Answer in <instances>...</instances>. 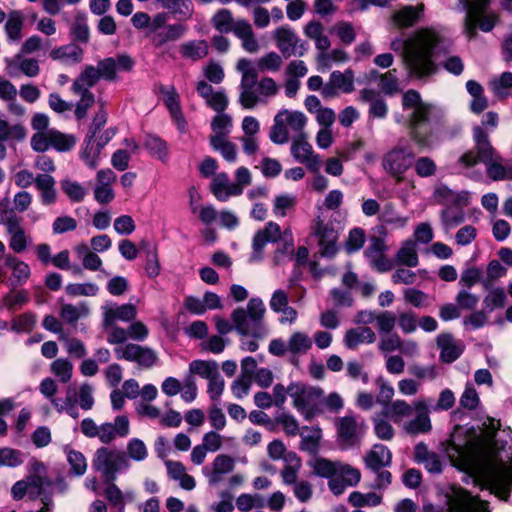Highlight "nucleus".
I'll list each match as a JSON object with an SVG mask.
<instances>
[{"mask_svg":"<svg viewBox=\"0 0 512 512\" xmlns=\"http://www.w3.org/2000/svg\"><path fill=\"white\" fill-rule=\"evenodd\" d=\"M457 455L475 466L485 484L506 500L512 488V432L501 429L500 422L489 418L479 434L464 444L452 441Z\"/></svg>","mask_w":512,"mask_h":512,"instance_id":"nucleus-1","label":"nucleus"},{"mask_svg":"<svg viewBox=\"0 0 512 512\" xmlns=\"http://www.w3.org/2000/svg\"><path fill=\"white\" fill-rule=\"evenodd\" d=\"M442 40L439 32L424 28L407 39L392 40L390 48L400 54L410 77L423 79L430 77L438 70L435 56Z\"/></svg>","mask_w":512,"mask_h":512,"instance_id":"nucleus-2","label":"nucleus"},{"mask_svg":"<svg viewBox=\"0 0 512 512\" xmlns=\"http://www.w3.org/2000/svg\"><path fill=\"white\" fill-rule=\"evenodd\" d=\"M402 109L406 113L410 138L418 146L430 147L432 106L422 100L418 91L410 89L402 95Z\"/></svg>","mask_w":512,"mask_h":512,"instance_id":"nucleus-3","label":"nucleus"},{"mask_svg":"<svg viewBox=\"0 0 512 512\" xmlns=\"http://www.w3.org/2000/svg\"><path fill=\"white\" fill-rule=\"evenodd\" d=\"M394 423L403 422L402 428L409 435L425 434L431 431L430 410L424 399H418L410 405L402 399L387 403L382 410Z\"/></svg>","mask_w":512,"mask_h":512,"instance_id":"nucleus-4","label":"nucleus"},{"mask_svg":"<svg viewBox=\"0 0 512 512\" xmlns=\"http://www.w3.org/2000/svg\"><path fill=\"white\" fill-rule=\"evenodd\" d=\"M266 308L262 299L251 298L246 308L239 307L231 314L235 330L241 335L263 337L265 334L264 316Z\"/></svg>","mask_w":512,"mask_h":512,"instance_id":"nucleus-5","label":"nucleus"},{"mask_svg":"<svg viewBox=\"0 0 512 512\" xmlns=\"http://www.w3.org/2000/svg\"><path fill=\"white\" fill-rule=\"evenodd\" d=\"M306 115L298 110L281 109L274 118L269 130V139L277 145L287 143L292 136L304 134L307 125Z\"/></svg>","mask_w":512,"mask_h":512,"instance_id":"nucleus-6","label":"nucleus"},{"mask_svg":"<svg viewBox=\"0 0 512 512\" xmlns=\"http://www.w3.org/2000/svg\"><path fill=\"white\" fill-rule=\"evenodd\" d=\"M133 66L134 60L129 55L120 54L116 57H107L98 61L97 66H84L78 76L95 86L101 79L105 81L117 80V72H129L133 69Z\"/></svg>","mask_w":512,"mask_h":512,"instance_id":"nucleus-7","label":"nucleus"},{"mask_svg":"<svg viewBox=\"0 0 512 512\" xmlns=\"http://www.w3.org/2000/svg\"><path fill=\"white\" fill-rule=\"evenodd\" d=\"M489 1L490 0H461L466 10L464 33L469 39L476 36L477 26L484 32H489L493 29L496 17L494 14L486 11Z\"/></svg>","mask_w":512,"mask_h":512,"instance_id":"nucleus-8","label":"nucleus"},{"mask_svg":"<svg viewBox=\"0 0 512 512\" xmlns=\"http://www.w3.org/2000/svg\"><path fill=\"white\" fill-rule=\"evenodd\" d=\"M92 467L108 482H114L120 471L130 467V461L122 451L100 447L94 453Z\"/></svg>","mask_w":512,"mask_h":512,"instance_id":"nucleus-9","label":"nucleus"},{"mask_svg":"<svg viewBox=\"0 0 512 512\" xmlns=\"http://www.w3.org/2000/svg\"><path fill=\"white\" fill-rule=\"evenodd\" d=\"M236 69L241 74L238 102L243 109L252 110L259 104V97L255 89L258 68L253 66L251 60L241 58L237 61Z\"/></svg>","mask_w":512,"mask_h":512,"instance_id":"nucleus-10","label":"nucleus"},{"mask_svg":"<svg viewBox=\"0 0 512 512\" xmlns=\"http://www.w3.org/2000/svg\"><path fill=\"white\" fill-rule=\"evenodd\" d=\"M289 396L293 400V406L303 414L306 420H311L317 413L314 402L323 396V389L299 382L291 383Z\"/></svg>","mask_w":512,"mask_h":512,"instance_id":"nucleus-11","label":"nucleus"},{"mask_svg":"<svg viewBox=\"0 0 512 512\" xmlns=\"http://www.w3.org/2000/svg\"><path fill=\"white\" fill-rule=\"evenodd\" d=\"M473 138L475 141V151L470 150L464 153L458 160L463 167L470 168L478 162L489 163L499 155L492 147L488 135L481 127L477 126L474 128Z\"/></svg>","mask_w":512,"mask_h":512,"instance_id":"nucleus-12","label":"nucleus"},{"mask_svg":"<svg viewBox=\"0 0 512 512\" xmlns=\"http://www.w3.org/2000/svg\"><path fill=\"white\" fill-rule=\"evenodd\" d=\"M76 144V138L72 134H65L55 129L47 133H35L31 137V147L36 152H45L50 147L59 152L71 150Z\"/></svg>","mask_w":512,"mask_h":512,"instance_id":"nucleus-13","label":"nucleus"},{"mask_svg":"<svg viewBox=\"0 0 512 512\" xmlns=\"http://www.w3.org/2000/svg\"><path fill=\"white\" fill-rule=\"evenodd\" d=\"M447 497V512H490L488 503L463 488H452Z\"/></svg>","mask_w":512,"mask_h":512,"instance_id":"nucleus-14","label":"nucleus"},{"mask_svg":"<svg viewBox=\"0 0 512 512\" xmlns=\"http://www.w3.org/2000/svg\"><path fill=\"white\" fill-rule=\"evenodd\" d=\"M414 153L409 147L395 146L388 151L382 160L383 169L397 178L402 180V175L412 166Z\"/></svg>","mask_w":512,"mask_h":512,"instance_id":"nucleus-15","label":"nucleus"},{"mask_svg":"<svg viewBox=\"0 0 512 512\" xmlns=\"http://www.w3.org/2000/svg\"><path fill=\"white\" fill-rule=\"evenodd\" d=\"M114 352L118 359L134 362L143 368H151L158 362V355L155 350L135 343L119 345L114 349Z\"/></svg>","mask_w":512,"mask_h":512,"instance_id":"nucleus-16","label":"nucleus"},{"mask_svg":"<svg viewBox=\"0 0 512 512\" xmlns=\"http://www.w3.org/2000/svg\"><path fill=\"white\" fill-rule=\"evenodd\" d=\"M1 223L5 226L9 236V247L15 253L24 252L31 242L30 237L22 224V218L16 213L8 212L6 217L2 218Z\"/></svg>","mask_w":512,"mask_h":512,"instance_id":"nucleus-17","label":"nucleus"},{"mask_svg":"<svg viewBox=\"0 0 512 512\" xmlns=\"http://www.w3.org/2000/svg\"><path fill=\"white\" fill-rule=\"evenodd\" d=\"M291 154L294 159L304 164L311 172L317 173L321 168V159L308 142L306 134L292 136Z\"/></svg>","mask_w":512,"mask_h":512,"instance_id":"nucleus-18","label":"nucleus"},{"mask_svg":"<svg viewBox=\"0 0 512 512\" xmlns=\"http://www.w3.org/2000/svg\"><path fill=\"white\" fill-rule=\"evenodd\" d=\"M387 245L385 240L380 237L371 236L369 245L364 251L370 266L378 272H387L393 268L392 261L386 256Z\"/></svg>","mask_w":512,"mask_h":512,"instance_id":"nucleus-19","label":"nucleus"},{"mask_svg":"<svg viewBox=\"0 0 512 512\" xmlns=\"http://www.w3.org/2000/svg\"><path fill=\"white\" fill-rule=\"evenodd\" d=\"M354 90V74L348 69L345 72L333 71L329 81L323 86L321 94L324 98L336 97L340 92L351 93Z\"/></svg>","mask_w":512,"mask_h":512,"instance_id":"nucleus-20","label":"nucleus"},{"mask_svg":"<svg viewBox=\"0 0 512 512\" xmlns=\"http://www.w3.org/2000/svg\"><path fill=\"white\" fill-rule=\"evenodd\" d=\"M92 87H94V85L79 76L74 79L71 85V91L75 95L79 96V100L76 102L74 111L77 119L85 118L89 109L95 104V96L90 91Z\"/></svg>","mask_w":512,"mask_h":512,"instance_id":"nucleus-21","label":"nucleus"},{"mask_svg":"<svg viewBox=\"0 0 512 512\" xmlns=\"http://www.w3.org/2000/svg\"><path fill=\"white\" fill-rule=\"evenodd\" d=\"M97 438L103 444H109L117 437L124 438L130 433V421L126 415H119L113 423L106 422L99 426Z\"/></svg>","mask_w":512,"mask_h":512,"instance_id":"nucleus-22","label":"nucleus"},{"mask_svg":"<svg viewBox=\"0 0 512 512\" xmlns=\"http://www.w3.org/2000/svg\"><path fill=\"white\" fill-rule=\"evenodd\" d=\"M360 478L361 474L358 469L344 464L334 477L329 480L328 486L335 495H340L347 487L357 485Z\"/></svg>","mask_w":512,"mask_h":512,"instance_id":"nucleus-23","label":"nucleus"},{"mask_svg":"<svg viewBox=\"0 0 512 512\" xmlns=\"http://www.w3.org/2000/svg\"><path fill=\"white\" fill-rule=\"evenodd\" d=\"M434 200L446 207L454 206L463 208L469 204L470 194L467 191H454L447 185H438L433 193Z\"/></svg>","mask_w":512,"mask_h":512,"instance_id":"nucleus-24","label":"nucleus"},{"mask_svg":"<svg viewBox=\"0 0 512 512\" xmlns=\"http://www.w3.org/2000/svg\"><path fill=\"white\" fill-rule=\"evenodd\" d=\"M314 230L319 238L320 253L326 257L334 256L337 252L336 241L338 238L337 231L334 227L318 219Z\"/></svg>","mask_w":512,"mask_h":512,"instance_id":"nucleus-25","label":"nucleus"},{"mask_svg":"<svg viewBox=\"0 0 512 512\" xmlns=\"http://www.w3.org/2000/svg\"><path fill=\"white\" fill-rule=\"evenodd\" d=\"M234 467L235 460L233 457L219 454L214 458L211 469L204 468L203 473L208 478L210 485H216L223 480L224 475L232 472Z\"/></svg>","mask_w":512,"mask_h":512,"instance_id":"nucleus-26","label":"nucleus"},{"mask_svg":"<svg viewBox=\"0 0 512 512\" xmlns=\"http://www.w3.org/2000/svg\"><path fill=\"white\" fill-rule=\"evenodd\" d=\"M437 346L440 349V359L445 363L456 361L463 353L464 347L456 342L449 333H441L436 338Z\"/></svg>","mask_w":512,"mask_h":512,"instance_id":"nucleus-27","label":"nucleus"},{"mask_svg":"<svg viewBox=\"0 0 512 512\" xmlns=\"http://www.w3.org/2000/svg\"><path fill=\"white\" fill-rule=\"evenodd\" d=\"M392 462L391 451L382 444H375L364 456L366 467L373 472H378Z\"/></svg>","mask_w":512,"mask_h":512,"instance_id":"nucleus-28","label":"nucleus"},{"mask_svg":"<svg viewBox=\"0 0 512 512\" xmlns=\"http://www.w3.org/2000/svg\"><path fill=\"white\" fill-rule=\"evenodd\" d=\"M103 313V327L107 329L108 326L115 324L117 320L124 322L131 321L136 318L137 310L133 304H124L121 306H107L104 307Z\"/></svg>","mask_w":512,"mask_h":512,"instance_id":"nucleus-29","label":"nucleus"},{"mask_svg":"<svg viewBox=\"0 0 512 512\" xmlns=\"http://www.w3.org/2000/svg\"><path fill=\"white\" fill-rule=\"evenodd\" d=\"M274 39L277 47L285 58H289L296 54L299 39L291 28L287 26L278 27L274 31Z\"/></svg>","mask_w":512,"mask_h":512,"instance_id":"nucleus-30","label":"nucleus"},{"mask_svg":"<svg viewBox=\"0 0 512 512\" xmlns=\"http://www.w3.org/2000/svg\"><path fill=\"white\" fill-rule=\"evenodd\" d=\"M376 341L375 332L368 326L348 329L343 337V343L348 349L354 350L362 344H372Z\"/></svg>","mask_w":512,"mask_h":512,"instance_id":"nucleus-31","label":"nucleus"},{"mask_svg":"<svg viewBox=\"0 0 512 512\" xmlns=\"http://www.w3.org/2000/svg\"><path fill=\"white\" fill-rule=\"evenodd\" d=\"M424 4L416 6H404L392 14V23L398 28H408L415 25L421 19Z\"/></svg>","mask_w":512,"mask_h":512,"instance_id":"nucleus-32","label":"nucleus"},{"mask_svg":"<svg viewBox=\"0 0 512 512\" xmlns=\"http://www.w3.org/2000/svg\"><path fill=\"white\" fill-rule=\"evenodd\" d=\"M160 92L163 95V101L166 107L168 108L173 120L176 122L178 128L180 130H184L186 122L180 108L179 95L175 87H167L161 85Z\"/></svg>","mask_w":512,"mask_h":512,"instance_id":"nucleus-33","label":"nucleus"},{"mask_svg":"<svg viewBox=\"0 0 512 512\" xmlns=\"http://www.w3.org/2000/svg\"><path fill=\"white\" fill-rule=\"evenodd\" d=\"M241 40L242 48L250 53L256 54L260 50V44L256 38L252 25L246 19H237V26L234 34Z\"/></svg>","mask_w":512,"mask_h":512,"instance_id":"nucleus-34","label":"nucleus"},{"mask_svg":"<svg viewBox=\"0 0 512 512\" xmlns=\"http://www.w3.org/2000/svg\"><path fill=\"white\" fill-rule=\"evenodd\" d=\"M211 191L219 201H227L231 196L241 195V189L230 183L226 173H218L211 183Z\"/></svg>","mask_w":512,"mask_h":512,"instance_id":"nucleus-35","label":"nucleus"},{"mask_svg":"<svg viewBox=\"0 0 512 512\" xmlns=\"http://www.w3.org/2000/svg\"><path fill=\"white\" fill-rule=\"evenodd\" d=\"M186 30L183 24L176 23L168 25L155 33H150L149 38L155 48H160L169 42L180 39L185 34Z\"/></svg>","mask_w":512,"mask_h":512,"instance_id":"nucleus-36","label":"nucleus"},{"mask_svg":"<svg viewBox=\"0 0 512 512\" xmlns=\"http://www.w3.org/2000/svg\"><path fill=\"white\" fill-rule=\"evenodd\" d=\"M49 57L55 61L78 64L83 61L84 50L72 42L53 48L49 53Z\"/></svg>","mask_w":512,"mask_h":512,"instance_id":"nucleus-37","label":"nucleus"},{"mask_svg":"<svg viewBox=\"0 0 512 512\" xmlns=\"http://www.w3.org/2000/svg\"><path fill=\"white\" fill-rule=\"evenodd\" d=\"M5 266L11 270V284L13 286L25 284L31 275L29 265L11 254L5 256Z\"/></svg>","mask_w":512,"mask_h":512,"instance_id":"nucleus-38","label":"nucleus"},{"mask_svg":"<svg viewBox=\"0 0 512 512\" xmlns=\"http://www.w3.org/2000/svg\"><path fill=\"white\" fill-rule=\"evenodd\" d=\"M69 34L73 43L88 44L90 41V28L87 15L77 12L69 27Z\"/></svg>","mask_w":512,"mask_h":512,"instance_id":"nucleus-39","label":"nucleus"},{"mask_svg":"<svg viewBox=\"0 0 512 512\" xmlns=\"http://www.w3.org/2000/svg\"><path fill=\"white\" fill-rule=\"evenodd\" d=\"M89 314V307L86 303L80 302L78 304L61 303L59 309V316L63 323L75 325L78 320L87 317Z\"/></svg>","mask_w":512,"mask_h":512,"instance_id":"nucleus-40","label":"nucleus"},{"mask_svg":"<svg viewBox=\"0 0 512 512\" xmlns=\"http://www.w3.org/2000/svg\"><path fill=\"white\" fill-rule=\"evenodd\" d=\"M25 17L19 10H12L8 14L4 30L9 42L17 43L22 37V29L24 27Z\"/></svg>","mask_w":512,"mask_h":512,"instance_id":"nucleus-41","label":"nucleus"},{"mask_svg":"<svg viewBox=\"0 0 512 512\" xmlns=\"http://www.w3.org/2000/svg\"><path fill=\"white\" fill-rule=\"evenodd\" d=\"M360 99L370 105L369 113L376 118H384L388 113V106L380 94L373 89H363L360 92Z\"/></svg>","mask_w":512,"mask_h":512,"instance_id":"nucleus-42","label":"nucleus"},{"mask_svg":"<svg viewBox=\"0 0 512 512\" xmlns=\"http://www.w3.org/2000/svg\"><path fill=\"white\" fill-rule=\"evenodd\" d=\"M55 179L49 174H38L36 188L40 192V199L43 205H52L57 200Z\"/></svg>","mask_w":512,"mask_h":512,"instance_id":"nucleus-43","label":"nucleus"},{"mask_svg":"<svg viewBox=\"0 0 512 512\" xmlns=\"http://www.w3.org/2000/svg\"><path fill=\"white\" fill-rule=\"evenodd\" d=\"M212 26L221 34L233 32L237 26V20L234 19L229 9L222 8L217 10L211 18Z\"/></svg>","mask_w":512,"mask_h":512,"instance_id":"nucleus-44","label":"nucleus"},{"mask_svg":"<svg viewBox=\"0 0 512 512\" xmlns=\"http://www.w3.org/2000/svg\"><path fill=\"white\" fill-rule=\"evenodd\" d=\"M289 353L293 356L306 354L312 347V339L302 331H294L287 340Z\"/></svg>","mask_w":512,"mask_h":512,"instance_id":"nucleus-45","label":"nucleus"},{"mask_svg":"<svg viewBox=\"0 0 512 512\" xmlns=\"http://www.w3.org/2000/svg\"><path fill=\"white\" fill-rule=\"evenodd\" d=\"M208 43L205 40L188 41L180 45L179 51L182 57L197 61L207 56Z\"/></svg>","mask_w":512,"mask_h":512,"instance_id":"nucleus-46","label":"nucleus"},{"mask_svg":"<svg viewBox=\"0 0 512 512\" xmlns=\"http://www.w3.org/2000/svg\"><path fill=\"white\" fill-rule=\"evenodd\" d=\"M372 422L374 432L379 439L390 441L394 437V428L390 423V418L384 411L375 413L372 417Z\"/></svg>","mask_w":512,"mask_h":512,"instance_id":"nucleus-47","label":"nucleus"},{"mask_svg":"<svg viewBox=\"0 0 512 512\" xmlns=\"http://www.w3.org/2000/svg\"><path fill=\"white\" fill-rule=\"evenodd\" d=\"M396 260L399 264L407 267H416L419 264L416 243L413 240H406L396 253Z\"/></svg>","mask_w":512,"mask_h":512,"instance_id":"nucleus-48","label":"nucleus"},{"mask_svg":"<svg viewBox=\"0 0 512 512\" xmlns=\"http://www.w3.org/2000/svg\"><path fill=\"white\" fill-rule=\"evenodd\" d=\"M301 468V460L295 452L287 453L285 457V466L281 471V477L285 484L292 485L297 483L298 472Z\"/></svg>","mask_w":512,"mask_h":512,"instance_id":"nucleus-49","label":"nucleus"},{"mask_svg":"<svg viewBox=\"0 0 512 512\" xmlns=\"http://www.w3.org/2000/svg\"><path fill=\"white\" fill-rule=\"evenodd\" d=\"M255 89L260 104L266 103L268 99L275 97L280 91V86L273 78L265 76L260 80L256 79Z\"/></svg>","mask_w":512,"mask_h":512,"instance_id":"nucleus-50","label":"nucleus"},{"mask_svg":"<svg viewBox=\"0 0 512 512\" xmlns=\"http://www.w3.org/2000/svg\"><path fill=\"white\" fill-rule=\"evenodd\" d=\"M162 7L169 10L172 14L187 20L194 14V5L192 0H160Z\"/></svg>","mask_w":512,"mask_h":512,"instance_id":"nucleus-51","label":"nucleus"},{"mask_svg":"<svg viewBox=\"0 0 512 512\" xmlns=\"http://www.w3.org/2000/svg\"><path fill=\"white\" fill-rule=\"evenodd\" d=\"M104 496L111 506L124 511L125 498L133 500V493L127 492L124 494L121 489L114 483L109 482L104 490Z\"/></svg>","mask_w":512,"mask_h":512,"instance_id":"nucleus-52","label":"nucleus"},{"mask_svg":"<svg viewBox=\"0 0 512 512\" xmlns=\"http://www.w3.org/2000/svg\"><path fill=\"white\" fill-rule=\"evenodd\" d=\"M102 149L95 143L94 137L87 136L84 148L81 152V159L91 169H95L100 160Z\"/></svg>","mask_w":512,"mask_h":512,"instance_id":"nucleus-53","label":"nucleus"},{"mask_svg":"<svg viewBox=\"0 0 512 512\" xmlns=\"http://www.w3.org/2000/svg\"><path fill=\"white\" fill-rule=\"evenodd\" d=\"M189 372L191 375H198L209 380L219 372V367L215 361L194 360L189 364Z\"/></svg>","mask_w":512,"mask_h":512,"instance_id":"nucleus-54","label":"nucleus"},{"mask_svg":"<svg viewBox=\"0 0 512 512\" xmlns=\"http://www.w3.org/2000/svg\"><path fill=\"white\" fill-rule=\"evenodd\" d=\"M379 220L384 225H387L393 229L404 228L409 221L408 217H404L398 214L391 204H388L384 207L383 211L379 215Z\"/></svg>","mask_w":512,"mask_h":512,"instance_id":"nucleus-55","label":"nucleus"},{"mask_svg":"<svg viewBox=\"0 0 512 512\" xmlns=\"http://www.w3.org/2000/svg\"><path fill=\"white\" fill-rule=\"evenodd\" d=\"M50 371L61 383H68L72 379L73 363L66 358H58L50 364Z\"/></svg>","mask_w":512,"mask_h":512,"instance_id":"nucleus-56","label":"nucleus"},{"mask_svg":"<svg viewBox=\"0 0 512 512\" xmlns=\"http://www.w3.org/2000/svg\"><path fill=\"white\" fill-rule=\"evenodd\" d=\"M211 146L221 153L222 157L228 162H235L237 159V148L234 143L227 138L210 137Z\"/></svg>","mask_w":512,"mask_h":512,"instance_id":"nucleus-57","label":"nucleus"},{"mask_svg":"<svg viewBox=\"0 0 512 512\" xmlns=\"http://www.w3.org/2000/svg\"><path fill=\"white\" fill-rule=\"evenodd\" d=\"M144 147L149 151V153L159 159L162 162H165L168 158V147L164 140L161 138L148 135L144 141Z\"/></svg>","mask_w":512,"mask_h":512,"instance_id":"nucleus-58","label":"nucleus"},{"mask_svg":"<svg viewBox=\"0 0 512 512\" xmlns=\"http://www.w3.org/2000/svg\"><path fill=\"white\" fill-rule=\"evenodd\" d=\"M343 465L344 464L340 462H332L325 458H318L312 463V468L316 475L329 478L330 480Z\"/></svg>","mask_w":512,"mask_h":512,"instance_id":"nucleus-59","label":"nucleus"},{"mask_svg":"<svg viewBox=\"0 0 512 512\" xmlns=\"http://www.w3.org/2000/svg\"><path fill=\"white\" fill-rule=\"evenodd\" d=\"M26 137V129L20 124L10 125L6 120L0 119V141L10 139L21 141Z\"/></svg>","mask_w":512,"mask_h":512,"instance_id":"nucleus-60","label":"nucleus"},{"mask_svg":"<svg viewBox=\"0 0 512 512\" xmlns=\"http://www.w3.org/2000/svg\"><path fill=\"white\" fill-rule=\"evenodd\" d=\"M217 113L211 122L213 134L210 137L227 138L232 128V117L223 112Z\"/></svg>","mask_w":512,"mask_h":512,"instance_id":"nucleus-61","label":"nucleus"},{"mask_svg":"<svg viewBox=\"0 0 512 512\" xmlns=\"http://www.w3.org/2000/svg\"><path fill=\"white\" fill-rule=\"evenodd\" d=\"M441 222L446 232L451 228L461 224L464 220V214L462 208L452 206L446 207L440 213Z\"/></svg>","mask_w":512,"mask_h":512,"instance_id":"nucleus-62","label":"nucleus"},{"mask_svg":"<svg viewBox=\"0 0 512 512\" xmlns=\"http://www.w3.org/2000/svg\"><path fill=\"white\" fill-rule=\"evenodd\" d=\"M259 72H277L280 70L283 60L276 52H269L257 59Z\"/></svg>","mask_w":512,"mask_h":512,"instance_id":"nucleus-63","label":"nucleus"},{"mask_svg":"<svg viewBox=\"0 0 512 512\" xmlns=\"http://www.w3.org/2000/svg\"><path fill=\"white\" fill-rule=\"evenodd\" d=\"M60 184L62 191L72 202H81L87 194V190L79 182L65 179Z\"/></svg>","mask_w":512,"mask_h":512,"instance_id":"nucleus-64","label":"nucleus"}]
</instances>
